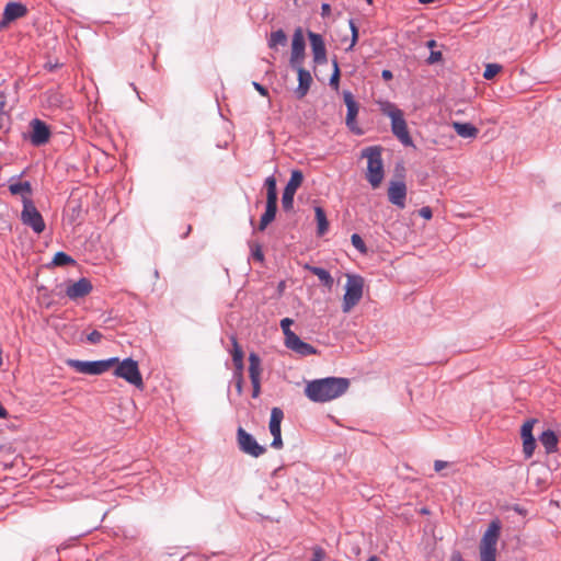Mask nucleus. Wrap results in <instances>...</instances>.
<instances>
[{
	"mask_svg": "<svg viewBox=\"0 0 561 561\" xmlns=\"http://www.w3.org/2000/svg\"><path fill=\"white\" fill-rule=\"evenodd\" d=\"M285 346L300 356L317 354V348L311 344L304 342L297 334L291 336L289 335V339L285 340Z\"/></svg>",
	"mask_w": 561,
	"mask_h": 561,
	"instance_id": "19",
	"label": "nucleus"
},
{
	"mask_svg": "<svg viewBox=\"0 0 561 561\" xmlns=\"http://www.w3.org/2000/svg\"><path fill=\"white\" fill-rule=\"evenodd\" d=\"M252 85L262 96H267L268 95V90L264 85H262L261 83H259L256 81H253Z\"/></svg>",
	"mask_w": 561,
	"mask_h": 561,
	"instance_id": "48",
	"label": "nucleus"
},
{
	"mask_svg": "<svg viewBox=\"0 0 561 561\" xmlns=\"http://www.w3.org/2000/svg\"><path fill=\"white\" fill-rule=\"evenodd\" d=\"M284 419V412L280 408L274 407L271 411L270 432L272 435L282 434L280 424Z\"/></svg>",
	"mask_w": 561,
	"mask_h": 561,
	"instance_id": "25",
	"label": "nucleus"
},
{
	"mask_svg": "<svg viewBox=\"0 0 561 561\" xmlns=\"http://www.w3.org/2000/svg\"><path fill=\"white\" fill-rule=\"evenodd\" d=\"M343 100H344V103L347 108L346 118H345L346 126L348 127L350 130H352L356 135H362L363 130L357 126V123H356V116L358 114V104L354 100L352 92L344 91Z\"/></svg>",
	"mask_w": 561,
	"mask_h": 561,
	"instance_id": "12",
	"label": "nucleus"
},
{
	"mask_svg": "<svg viewBox=\"0 0 561 561\" xmlns=\"http://www.w3.org/2000/svg\"><path fill=\"white\" fill-rule=\"evenodd\" d=\"M4 107H5V101H1V102H0V114H2V113H3Z\"/></svg>",
	"mask_w": 561,
	"mask_h": 561,
	"instance_id": "56",
	"label": "nucleus"
},
{
	"mask_svg": "<svg viewBox=\"0 0 561 561\" xmlns=\"http://www.w3.org/2000/svg\"><path fill=\"white\" fill-rule=\"evenodd\" d=\"M102 337L103 334L101 332H99L98 330H93L88 334L87 340L91 344H98L101 342Z\"/></svg>",
	"mask_w": 561,
	"mask_h": 561,
	"instance_id": "42",
	"label": "nucleus"
},
{
	"mask_svg": "<svg viewBox=\"0 0 561 561\" xmlns=\"http://www.w3.org/2000/svg\"><path fill=\"white\" fill-rule=\"evenodd\" d=\"M306 51V42L304 38L302 30L297 27L294 32L291 39V54H290V67L302 66Z\"/></svg>",
	"mask_w": 561,
	"mask_h": 561,
	"instance_id": "11",
	"label": "nucleus"
},
{
	"mask_svg": "<svg viewBox=\"0 0 561 561\" xmlns=\"http://www.w3.org/2000/svg\"><path fill=\"white\" fill-rule=\"evenodd\" d=\"M331 12V5L329 3H322L321 5V15L324 18L329 15Z\"/></svg>",
	"mask_w": 561,
	"mask_h": 561,
	"instance_id": "49",
	"label": "nucleus"
},
{
	"mask_svg": "<svg viewBox=\"0 0 561 561\" xmlns=\"http://www.w3.org/2000/svg\"><path fill=\"white\" fill-rule=\"evenodd\" d=\"M447 466V462L446 461H443V460H436L434 462V469L435 471L439 472L442 469H444L445 467Z\"/></svg>",
	"mask_w": 561,
	"mask_h": 561,
	"instance_id": "50",
	"label": "nucleus"
},
{
	"mask_svg": "<svg viewBox=\"0 0 561 561\" xmlns=\"http://www.w3.org/2000/svg\"><path fill=\"white\" fill-rule=\"evenodd\" d=\"M249 376L252 383V398H257L261 393V358L254 352L249 355Z\"/></svg>",
	"mask_w": 561,
	"mask_h": 561,
	"instance_id": "13",
	"label": "nucleus"
},
{
	"mask_svg": "<svg viewBox=\"0 0 561 561\" xmlns=\"http://www.w3.org/2000/svg\"><path fill=\"white\" fill-rule=\"evenodd\" d=\"M277 213V205L266 204L265 211L261 216L259 230L263 231L275 219Z\"/></svg>",
	"mask_w": 561,
	"mask_h": 561,
	"instance_id": "27",
	"label": "nucleus"
},
{
	"mask_svg": "<svg viewBox=\"0 0 561 561\" xmlns=\"http://www.w3.org/2000/svg\"><path fill=\"white\" fill-rule=\"evenodd\" d=\"M272 436H273V440L271 443V446L275 449H280L283 447L282 434H275Z\"/></svg>",
	"mask_w": 561,
	"mask_h": 561,
	"instance_id": "45",
	"label": "nucleus"
},
{
	"mask_svg": "<svg viewBox=\"0 0 561 561\" xmlns=\"http://www.w3.org/2000/svg\"><path fill=\"white\" fill-rule=\"evenodd\" d=\"M435 1H436V0H419V2H420L421 4H430V3H433V2H435Z\"/></svg>",
	"mask_w": 561,
	"mask_h": 561,
	"instance_id": "54",
	"label": "nucleus"
},
{
	"mask_svg": "<svg viewBox=\"0 0 561 561\" xmlns=\"http://www.w3.org/2000/svg\"><path fill=\"white\" fill-rule=\"evenodd\" d=\"M308 38L313 55V61L318 65L327 64V48L321 34L308 31Z\"/></svg>",
	"mask_w": 561,
	"mask_h": 561,
	"instance_id": "15",
	"label": "nucleus"
},
{
	"mask_svg": "<svg viewBox=\"0 0 561 561\" xmlns=\"http://www.w3.org/2000/svg\"><path fill=\"white\" fill-rule=\"evenodd\" d=\"M9 417V412L8 410L2 405V403L0 402V419H8Z\"/></svg>",
	"mask_w": 561,
	"mask_h": 561,
	"instance_id": "52",
	"label": "nucleus"
},
{
	"mask_svg": "<svg viewBox=\"0 0 561 561\" xmlns=\"http://www.w3.org/2000/svg\"><path fill=\"white\" fill-rule=\"evenodd\" d=\"M116 364L117 366L114 370V375L116 377L126 380L138 389L144 388L142 376L140 374L138 363L135 359L127 357L122 362L118 360Z\"/></svg>",
	"mask_w": 561,
	"mask_h": 561,
	"instance_id": "5",
	"label": "nucleus"
},
{
	"mask_svg": "<svg viewBox=\"0 0 561 561\" xmlns=\"http://www.w3.org/2000/svg\"><path fill=\"white\" fill-rule=\"evenodd\" d=\"M3 364L2 348L0 347V366Z\"/></svg>",
	"mask_w": 561,
	"mask_h": 561,
	"instance_id": "59",
	"label": "nucleus"
},
{
	"mask_svg": "<svg viewBox=\"0 0 561 561\" xmlns=\"http://www.w3.org/2000/svg\"><path fill=\"white\" fill-rule=\"evenodd\" d=\"M232 381L236 386L238 394H242L243 391V371H233Z\"/></svg>",
	"mask_w": 561,
	"mask_h": 561,
	"instance_id": "39",
	"label": "nucleus"
},
{
	"mask_svg": "<svg viewBox=\"0 0 561 561\" xmlns=\"http://www.w3.org/2000/svg\"><path fill=\"white\" fill-rule=\"evenodd\" d=\"M450 561H463L461 553L459 551L453 552Z\"/></svg>",
	"mask_w": 561,
	"mask_h": 561,
	"instance_id": "53",
	"label": "nucleus"
},
{
	"mask_svg": "<svg viewBox=\"0 0 561 561\" xmlns=\"http://www.w3.org/2000/svg\"><path fill=\"white\" fill-rule=\"evenodd\" d=\"M453 127L461 138H476L479 129L471 123L454 122Z\"/></svg>",
	"mask_w": 561,
	"mask_h": 561,
	"instance_id": "23",
	"label": "nucleus"
},
{
	"mask_svg": "<svg viewBox=\"0 0 561 561\" xmlns=\"http://www.w3.org/2000/svg\"><path fill=\"white\" fill-rule=\"evenodd\" d=\"M75 263L76 261L69 254L62 251L57 252L51 261V264L55 266H66Z\"/></svg>",
	"mask_w": 561,
	"mask_h": 561,
	"instance_id": "30",
	"label": "nucleus"
},
{
	"mask_svg": "<svg viewBox=\"0 0 561 561\" xmlns=\"http://www.w3.org/2000/svg\"><path fill=\"white\" fill-rule=\"evenodd\" d=\"M390 119L392 134L400 140V142L405 147H414L413 139L408 130L403 112L390 114Z\"/></svg>",
	"mask_w": 561,
	"mask_h": 561,
	"instance_id": "9",
	"label": "nucleus"
},
{
	"mask_svg": "<svg viewBox=\"0 0 561 561\" xmlns=\"http://www.w3.org/2000/svg\"><path fill=\"white\" fill-rule=\"evenodd\" d=\"M388 198L391 204L400 209L405 207L407 185L403 181H392L388 188Z\"/></svg>",
	"mask_w": 561,
	"mask_h": 561,
	"instance_id": "16",
	"label": "nucleus"
},
{
	"mask_svg": "<svg viewBox=\"0 0 561 561\" xmlns=\"http://www.w3.org/2000/svg\"><path fill=\"white\" fill-rule=\"evenodd\" d=\"M537 19V13H533L530 16V23L533 24Z\"/></svg>",
	"mask_w": 561,
	"mask_h": 561,
	"instance_id": "58",
	"label": "nucleus"
},
{
	"mask_svg": "<svg viewBox=\"0 0 561 561\" xmlns=\"http://www.w3.org/2000/svg\"><path fill=\"white\" fill-rule=\"evenodd\" d=\"M501 531V522L494 519L489 524L486 531L481 539L480 549L483 550H496V542Z\"/></svg>",
	"mask_w": 561,
	"mask_h": 561,
	"instance_id": "17",
	"label": "nucleus"
},
{
	"mask_svg": "<svg viewBox=\"0 0 561 561\" xmlns=\"http://www.w3.org/2000/svg\"><path fill=\"white\" fill-rule=\"evenodd\" d=\"M351 241H352V244L353 247L362 254H366L367 253V247L364 242V240L362 239V237L357 233H353L352 237H351Z\"/></svg>",
	"mask_w": 561,
	"mask_h": 561,
	"instance_id": "34",
	"label": "nucleus"
},
{
	"mask_svg": "<svg viewBox=\"0 0 561 561\" xmlns=\"http://www.w3.org/2000/svg\"><path fill=\"white\" fill-rule=\"evenodd\" d=\"M347 282L345 285V294L343 296L342 310L350 312L362 299L364 278L357 274H346Z\"/></svg>",
	"mask_w": 561,
	"mask_h": 561,
	"instance_id": "4",
	"label": "nucleus"
},
{
	"mask_svg": "<svg viewBox=\"0 0 561 561\" xmlns=\"http://www.w3.org/2000/svg\"><path fill=\"white\" fill-rule=\"evenodd\" d=\"M91 282L82 277L79 280L70 284L66 288V295L71 300H77L79 298H83L92 291Z\"/></svg>",
	"mask_w": 561,
	"mask_h": 561,
	"instance_id": "18",
	"label": "nucleus"
},
{
	"mask_svg": "<svg viewBox=\"0 0 561 561\" xmlns=\"http://www.w3.org/2000/svg\"><path fill=\"white\" fill-rule=\"evenodd\" d=\"M350 387V380L343 377H325L307 383L305 394L312 402H328L344 394Z\"/></svg>",
	"mask_w": 561,
	"mask_h": 561,
	"instance_id": "1",
	"label": "nucleus"
},
{
	"mask_svg": "<svg viewBox=\"0 0 561 561\" xmlns=\"http://www.w3.org/2000/svg\"><path fill=\"white\" fill-rule=\"evenodd\" d=\"M268 48L276 50L278 46H286L287 45V35L286 33L279 28L275 32H272L268 41H267Z\"/></svg>",
	"mask_w": 561,
	"mask_h": 561,
	"instance_id": "28",
	"label": "nucleus"
},
{
	"mask_svg": "<svg viewBox=\"0 0 561 561\" xmlns=\"http://www.w3.org/2000/svg\"><path fill=\"white\" fill-rule=\"evenodd\" d=\"M435 45H436V42H435L434 39H430V41L427 42V46H428L430 48H433Z\"/></svg>",
	"mask_w": 561,
	"mask_h": 561,
	"instance_id": "55",
	"label": "nucleus"
},
{
	"mask_svg": "<svg viewBox=\"0 0 561 561\" xmlns=\"http://www.w3.org/2000/svg\"><path fill=\"white\" fill-rule=\"evenodd\" d=\"M230 340H231V344H232L231 356H232V363L234 366L233 371H243V369H244L243 351H242L241 346L239 345L238 340L234 335H232L230 337Z\"/></svg>",
	"mask_w": 561,
	"mask_h": 561,
	"instance_id": "22",
	"label": "nucleus"
},
{
	"mask_svg": "<svg viewBox=\"0 0 561 561\" xmlns=\"http://www.w3.org/2000/svg\"><path fill=\"white\" fill-rule=\"evenodd\" d=\"M381 78L386 81L391 80L393 78L392 71L389 69H383L381 72Z\"/></svg>",
	"mask_w": 561,
	"mask_h": 561,
	"instance_id": "51",
	"label": "nucleus"
},
{
	"mask_svg": "<svg viewBox=\"0 0 561 561\" xmlns=\"http://www.w3.org/2000/svg\"><path fill=\"white\" fill-rule=\"evenodd\" d=\"M304 268L309 271L313 275H316L319 278V280L321 282V284L324 287H327L329 290L332 289V287L334 285V279L327 270L319 267V266H313L310 264H305Z\"/></svg>",
	"mask_w": 561,
	"mask_h": 561,
	"instance_id": "21",
	"label": "nucleus"
},
{
	"mask_svg": "<svg viewBox=\"0 0 561 561\" xmlns=\"http://www.w3.org/2000/svg\"><path fill=\"white\" fill-rule=\"evenodd\" d=\"M501 69L502 67L499 64H488L483 72V77L490 80L494 78L501 71Z\"/></svg>",
	"mask_w": 561,
	"mask_h": 561,
	"instance_id": "38",
	"label": "nucleus"
},
{
	"mask_svg": "<svg viewBox=\"0 0 561 561\" xmlns=\"http://www.w3.org/2000/svg\"><path fill=\"white\" fill-rule=\"evenodd\" d=\"M302 181V172L300 170H293L282 196V207L285 211H290L294 208V196Z\"/></svg>",
	"mask_w": 561,
	"mask_h": 561,
	"instance_id": "8",
	"label": "nucleus"
},
{
	"mask_svg": "<svg viewBox=\"0 0 561 561\" xmlns=\"http://www.w3.org/2000/svg\"><path fill=\"white\" fill-rule=\"evenodd\" d=\"M366 561H379L377 556H370Z\"/></svg>",
	"mask_w": 561,
	"mask_h": 561,
	"instance_id": "57",
	"label": "nucleus"
},
{
	"mask_svg": "<svg viewBox=\"0 0 561 561\" xmlns=\"http://www.w3.org/2000/svg\"><path fill=\"white\" fill-rule=\"evenodd\" d=\"M368 4H373V0H366Z\"/></svg>",
	"mask_w": 561,
	"mask_h": 561,
	"instance_id": "60",
	"label": "nucleus"
},
{
	"mask_svg": "<svg viewBox=\"0 0 561 561\" xmlns=\"http://www.w3.org/2000/svg\"><path fill=\"white\" fill-rule=\"evenodd\" d=\"M293 69H295L298 75V87L295 90V94L297 99H302L307 95L310 89L312 77L310 71L305 69L302 66L293 67Z\"/></svg>",
	"mask_w": 561,
	"mask_h": 561,
	"instance_id": "20",
	"label": "nucleus"
},
{
	"mask_svg": "<svg viewBox=\"0 0 561 561\" xmlns=\"http://www.w3.org/2000/svg\"><path fill=\"white\" fill-rule=\"evenodd\" d=\"M535 448H536L535 437L525 438L523 440V451H524L526 458H530L533 456Z\"/></svg>",
	"mask_w": 561,
	"mask_h": 561,
	"instance_id": "36",
	"label": "nucleus"
},
{
	"mask_svg": "<svg viewBox=\"0 0 561 561\" xmlns=\"http://www.w3.org/2000/svg\"><path fill=\"white\" fill-rule=\"evenodd\" d=\"M380 110L383 115L388 116L390 118V114H394L396 112H402L400 108H398L393 103L391 102H383L381 103Z\"/></svg>",
	"mask_w": 561,
	"mask_h": 561,
	"instance_id": "40",
	"label": "nucleus"
},
{
	"mask_svg": "<svg viewBox=\"0 0 561 561\" xmlns=\"http://www.w3.org/2000/svg\"><path fill=\"white\" fill-rule=\"evenodd\" d=\"M419 215L424 219H431L433 217V211L431 207L424 206L419 210Z\"/></svg>",
	"mask_w": 561,
	"mask_h": 561,
	"instance_id": "46",
	"label": "nucleus"
},
{
	"mask_svg": "<svg viewBox=\"0 0 561 561\" xmlns=\"http://www.w3.org/2000/svg\"><path fill=\"white\" fill-rule=\"evenodd\" d=\"M237 442L238 447L242 453L254 458L262 456L266 451V448L260 445L254 436L241 426L237 431Z\"/></svg>",
	"mask_w": 561,
	"mask_h": 561,
	"instance_id": "7",
	"label": "nucleus"
},
{
	"mask_svg": "<svg viewBox=\"0 0 561 561\" xmlns=\"http://www.w3.org/2000/svg\"><path fill=\"white\" fill-rule=\"evenodd\" d=\"M264 187L266 188V204L277 205V186L274 175H270L265 179Z\"/></svg>",
	"mask_w": 561,
	"mask_h": 561,
	"instance_id": "26",
	"label": "nucleus"
},
{
	"mask_svg": "<svg viewBox=\"0 0 561 561\" xmlns=\"http://www.w3.org/2000/svg\"><path fill=\"white\" fill-rule=\"evenodd\" d=\"M280 329L284 333L285 340L289 339V335H295L296 333L291 331L290 327L294 324V320L290 318H284L280 320Z\"/></svg>",
	"mask_w": 561,
	"mask_h": 561,
	"instance_id": "35",
	"label": "nucleus"
},
{
	"mask_svg": "<svg viewBox=\"0 0 561 561\" xmlns=\"http://www.w3.org/2000/svg\"><path fill=\"white\" fill-rule=\"evenodd\" d=\"M30 127L28 140L33 146L41 147L49 141L51 131L45 122L34 118L30 122Z\"/></svg>",
	"mask_w": 561,
	"mask_h": 561,
	"instance_id": "10",
	"label": "nucleus"
},
{
	"mask_svg": "<svg viewBox=\"0 0 561 561\" xmlns=\"http://www.w3.org/2000/svg\"><path fill=\"white\" fill-rule=\"evenodd\" d=\"M348 25H350V30L352 33V38H351L350 46L345 49L346 51L353 50L354 46L358 42V27H357L355 21L353 19H350Z\"/></svg>",
	"mask_w": 561,
	"mask_h": 561,
	"instance_id": "33",
	"label": "nucleus"
},
{
	"mask_svg": "<svg viewBox=\"0 0 561 561\" xmlns=\"http://www.w3.org/2000/svg\"><path fill=\"white\" fill-rule=\"evenodd\" d=\"M443 55L440 51L438 50H432L428 58H427V62L430 65H433L435 62H438L440 59H442Z\"/></svg>",
	"mask_w": 561,
	"mask_h": 561,
	"instance_id": "43",
	"label": "nucleus"
},
{
	"mask_svg": "<svg viewBox=\"0 0 561 561\" xmlns=\"http://www.w3.org/2000/svg\"><path fill=\"white\" fill-rule=\"evenodd\" d=\"M118 363V357H111L107 359L99 360H80L68 359L67 365L75 369L77 373L98 376L102 375Z\"/></svg>",
	"mask_w": 561,
	"mask_h": 561,
	"instance_id": "3",
	"label": "nucleus"
},
{
	"mask_svg": "<svg viewBox=\"0 0 561 561\" xmlns=\"http://www.w3.org/2000/svg\"><path fill=\"white\" fill-rule=\"evenodd\" d=\"M325 557L324 551L321 548H316L312 553L311 561H323Z\"/></svg>",
	"mask_w": 561,
	"mask_h": 561,
	"instance_id": "47",
	"label": "nucleus"
},
{
	"mask_svg": "<svg viewBox=\"0 0 561 561\" xmlns=\"http://www.w3.org/2000/svg\"><path fill=\"white\" fill-rule=\"evenodd\" d=\"M9 191L13 195L31 193V184L27 181L10 183Z\"/></svg>",
	"mask_w": 561,
	"mask_h": 561,
	"instance_id": "31",
	"label": "nucleus"
},
{
	"mask_svg": "<svg viewBox=\"0 0 561 561\" xmlns=\"http://www.w3.org/2000/svg\"><path fill=\"white\" fill-rule=\"evenodd\" d=\"M252 257L257 261V262H263L264 260V254L261 250V247L260 245H255L254 249H252Z\"/></svg>",
	"mask_w": 561,
	"mask_h": 561,
	"instance_id": "44",
	"label": "nucleus"
},
{
	"mask_svg": "<svg viewBox=\"0 0 561 561\" xmlns=\"http://www.w3.org/2000/svg\"><path fill=\"white\" fill-rule=\"evenodd\" d=\"M21 220L25 226L31 227L35 233L39 234L45 230L43 216L31 199H24L23 202Z\"/></svg>",
	"mask_w": 561,
	"mask_h": 561,
	"instance_id": "6",
	"label": "nucleus"
},
{
	"mask_svg": "<svg viewBox=\"0 0 561 561\" xmlns=\"http://www.w3.org/2000/svg\"><path fill=\"white\" fill-rule=\"evenodd\" d=\"M27 8L21 2H9L3 10L0 28H5L11 22L25 16Z\"/></svg>",
	"mask_w": 561,
	"mask_h": 561,
	"instance_id": "14",
	"label": "nucleus"
},
{
	"mask_svg": "<svg viewBox=\"0 0 561 561\" xmlns=\"http://www.w3.org/2000/svg\"><path fill=\"white\" fill-rule=\"evenodd\" d=\"M481 561H495L496 550L480 549Z\"/></svg>",
	"mask_w": 561,
	"mask_h": 561,
	"instance_id": "41",
	"label": "nucleus"
},
{
	"mask_svg": "<svg viewBox=\"0 0 561 561\" xmlns=\"http://www.w3.org/2000/svg\"><path fill=\"white\" fill-rule=\"evenodd\" d=\"M380 146H369L362 150V157L367 159L366 179L376 188L380 185L385 172Z\"/></svg>",
	"mask_w": 561,
	"mask_h": 561,
	"instance_id": "2",
	"label": "nucleus"
},
{
	"mask_svg": "<svg viewBox=\"0 0 561 561\" xmlns=\"http://www.w3.org/2000/svg\"><path fill=\"white\" fill-rule=\"evenodd\" d=\"M541 445L545 447L547 453H554L557 450L558 437L551 430H547L539 436Z\"/></svg>",
	"mask_w": 561,
	"mask_h": 561,
	"instance_id": "24",
	"label": "nucleus"
},
{
	"mask_svg": "<svg viewBox=\"0 0 561 561\" xmlns=\"http://www.w3.org/2000/svg\"><path fill=\"white\" fill-rule=\"evenodd\" d=\"M314 213L318 225V234L323 236L329 229V221L327 219L325 211L321 207H316Z\"/></svg>",
	"mask_w": 561,
	"mask_h": 561,
	"instance_id": "29",
	"label": "nucleus"
},
{
	"mask_svg": "<svg viewBox=\"0 0 561 561\" xmlns=\"http://www.w3.org/2000/svg\"><path fill=\"white\" fill-rule=\"evenodd\" d=\"M333 72L330 77V85L337 90L340 83V68L336 59H333Z\"/></svg>",
	"mask_w": 561,
	"mask_h": 561,
	"instance_id": "37",
	"label": "nucleus"
},
{
	"mask_svg": "<svg viewBox=\"0 0 561 561\" xmlns=\"http://www.w3.org/2000/svg\"><path fill=\"white\" fill-rule=\"evenodd\" d=\"M537 421L535 419L527 420L523 425L520 430V436L524 440L525 438H533V428Z\"/></svg>",
	"mask_w": 561,
	"mask_h": 561,
	"instance_id": "32",
	"label": "nucleus"
}]
</instances>
